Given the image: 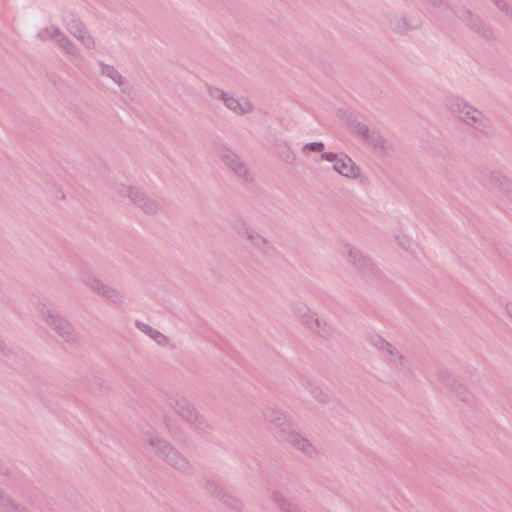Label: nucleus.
I'll return each instance as SVG.
<instances>
[{"label":"nucleus","mask_w":512,"mask_h":512,"mask_svg":"<svg viewBox=\"0 0 512 512\" xmlns=\"http://www.w3.org/2000/svg\"><path fill=\"white\" fill-rule=\"evenodd\" d=\"M153 338H155L159 343H162V340H165V337L158 332L153 335Z\"/></svg>","instance_id":"nucleus-4"},{"label":"nucleus","mask_w":512,"mask_h":512,"mask_svg":"<svg viewBox=\"0 0 512 512\" xmlns=\"http://www.w3.org/2000/svg\"><path fill=\"white\" fill-rule=\"evenodd\" d=\"M334 169L339 174H342L346 177H355L358 174L357 168L354 166L352 160L347 157L337 159L334 164Z\"/></svg>","instance_id":"nucleus-1"},{"label":"nucleus","mask_w":512,"mask_h":512,"mask_svg":"<svg viewBox=\"0 0 512 512\" xmlns=\"http://www.w3.org/2000/svg\"><path fill=\"white\" fill-rule=\"evenodd\" d=\"M309 148H310L311 150H318V151H320V150H322V148H323V144H322V143H314V144H311V145L309 146Z\"/></svg>","instance_id":"nucleus-3"},{"label":"nucleus","mask_w":512,"mask_h":512,"mask_svg":"<svg viewBox=\"0 0 512 512\" xmlns=\"http://www.w3.org/2000/svg\"><path fill=\"white\" fill-rule=\"evenodd\" d=\"M227 107L235 112L245 113L250 110L248 102L240 103L239 100L234 98H228L225 100Z\"/></svg>","instance_id":"nucleus-2"}]
</instances>
